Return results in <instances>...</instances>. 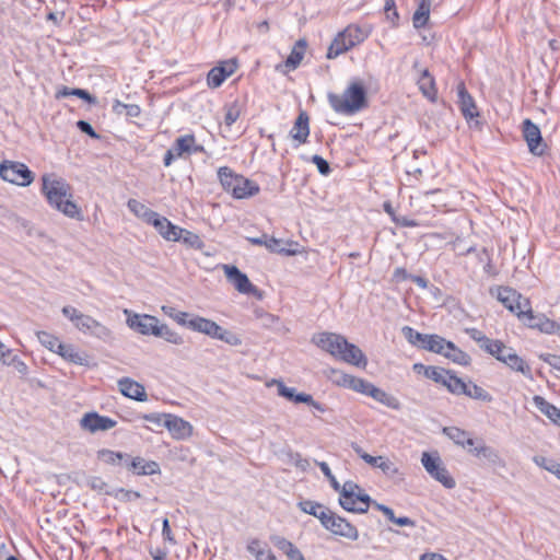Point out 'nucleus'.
Masks as SVG:
<instances>
[{
    "instance_id": "obj_1",
    "label": "nucleus",
    "mask_w": 560,
    "mask_h": 560,
    "mask_svg": "<svg viewBox=\"0 0 560 560\" xmlns=\"http://www.w3.org/2000/svg\"><path fill=\"white\" fill-rule=\"evenodd\" d=\"M42 192L48 205L55 210L70 219L83 220L81 208L72 200V187L62 177L55 174L43 175Z\"/></svg>"
},
{
    "instance_id": "obj_2",
    "label": "nucleus",
    "mask_w": 560,
    "mask_h": 560,
    "mask_svg": "<svg viewBox=\"0 0 560 560\" xmlns=\"http://www.w3.org/2000/svg\"><path fill=\"white\" fill-rule=\"evenodd\" d=\"M313 342L334 358L358 368H365L368 359L362 350L335 332H320L313 337Z\"/></svg>"
},
{
    "instance_id": "obj_3",
    "label": "nucleus",
    "mask_w": 560,
    "mask_h": 560,
    "mask_svg": "<svg viewBox=\"0 0 560 560\" xmlns=\"http://www.w3.org/2000/svg\"><path fill=\"white\" fill-rule=\"evenodd\" d=\"M327 98L330 107L342 115H353L369 105L366 89L359 79L352 80L341 95L328 93Z\"/></svg>"
},
{
    "instance_id": "obj_4",
    "label": "nucleus",
    "mask_w": 560,
    "mask_h": 560,
    "mask_svg": "<svg viewBox=\"0 0 560 560\" xmlns=\"http://www.w3.org/2000/svg\"><path fill=\"white\" fill-rule=\"evenodd\" d=\"M218 178L226 192L232 194L236 199H244L255 196L260 188L257 183L243 175L235 174L232 168L222 166L218 170Z\"/></svg>"
},
{
    "instance_id": "obj_5",
    "label": "nucleus",
    "mask_w": 560,
    "mask_h": 560,
    "mask_svg": "<svg viewBox=\"0 0 560 560\" xmlns=\"http://www.w3.org/2000/svg\"><path fill=\"white\" fill-rule=\"evenodd\" d=\"M62 314L73 323L75 328L105 342L113 338L112 330L90 315L79 312L73 306H63Z\"/></svg>"
},
{
    "instance_id": "obj_6",
    "label": "nucleus",
    "mask_w": 560,
    "mask_h": 560,
    "mask_svg": "<svg viewBox=\"0 0 560 560\" xmlns=\"http://www.w3.org/2000/svg\"><path fill=\"white\" fill-rule=\"evenodd\" d=\"M339 494V504L348 512L366 513L372 503L371 497L353 481H346Z\"/></svg>"
},
{
    "instance_id": "obj_7",
    "label": "nucleus",
    "mask_w": 560,
    "mask_h": 560,
    "mask_svg": "<svg viewBox=\"0 0 560 560\" xmlns=\"http://www.w3.org/2000/svg\"><path fill=\"white\" fill-rule=\"evenodd\" d=\"M366 37L368 33L360 26L349 25L334 38L328 48L327 58H337L339 55L362 43Z\"/></svg>"
},
{
    "instance_id": "obj_8",
    "label": "nucleus",
    "mask_w": 560,
    "mask_h": 560,
    "mask_svg": "<svg viewBox=\"0 0 560 560\" xmlns=\"http://www.w3.org/2000/svg\"><path fill=\"white\" fill-rule=\"evenodd\" d=\"M443 432L445 435L451 439L455 444L460 445L463 447H470L468 452L478 457H485L487 459H492L497 457L495 452L492 447L487 446L485 444L475 445V440L470 436V434L456 427L444 428Z\"/></svg>"
},
{
    "instance_id": "obj_9",
    "label": "nucleus",
    "mask_w": 560,
    "mask_h": 560,
    "mask_svg": "<svg viewBox=\"0 0 560 560\" xmlns=\"http://www.w3.org/2000/svg\"><path fill=\"white\" fill-rule=\"evenodd\" d=\"M0 177L18 186H30L35 178L34 173L22 162L4 160L0 163Z\"/></svg>"
},
{
    "instance_id": "obj_10",
    "label": "nucleus",
    "mask_w": 560,
    "mask_h": 560,
    "mask_svg": "<svg viewBox=\"0 0 560 560\" xmlns=\"http://www.w3.org/2000/svg\"><path fill=\"white\" fill-rule=\"evenodd\" d=\"M421 464L425 471L436 481L442 483L447 489H453L456 486L454 478L450 475L446 467L443 465L440 455L435 453L423 452L421 456Z\"/></svg>"
},
{
    "instance_id": "obj_11",
    "label": "nucleus",
    "mask_w": 560,
    "mask_h": 560,
    "mask_svg": "<svg viewBox=\"0 0 560 560\" xmlns=\"http://www.w3.org/2000/svg\"><path fill=\"white\" fill-rule=\"evenodd\" d=\"M124 314L127 316V326L143 336L156 335L158 326L160 320L158 317L149 314H138L129 310H124Z\"/></svg>"
},
{
    "instance_id": "obj_12",
    "label": "nucleus",
    "mask_w": 560,
    "mask_h": 560,
    "mask_svg": "<svg viewBox=\"0 0 560 560\" xmlns=\"http://www.w3.org/2000/svg\"><path fill=\"white\" fill-rule=\"evenodd\" d=\"M523 138L527 143L528 151L535 156H542L547 151V144L542 139L539 127L529 118L522 122Z\"/></svg>"
},
{
    "instance_id": "obj_13",
    "label": "nucleus",
    "mask_w": 560,
    "mask_h": 560,
    "mask_svg": "<svg viewBox=\"0 0 560 560\" xmlns=\"http://www.w3.org/2000/svg\"><path fill=\"white\" fill-rule=\"evenodd\" d=\"M322 526L336 536L345 537L350 540H357L359 538L357 527L332 511L323 522Z\"/></svg>"
},
{
    "instance_id": "obj_14",
    "label": "nucleus",
    "mask_w": 560,
    "mask_h": 560,
    "mask_svg": "<svg viewBox=\"0 0 560 560\" xmlns=\"http://www.w3.org/2000/svg\"><path fill=\"white\" fill-rule=\"evenodd\" d=\"M498 300L520 319L523 318L526 310L529 307V301L524 299L518 292L511 288H499Z\"/></svg>"
},
{
    "instance_id": "obj_15",
    "label": "nucleus",
    "mask_w": 560,
    "mask_h": 560,
    "mask_svg": "<svg viewBox=\"0 0 560 560\" xmlns=\"http://www.w3.org/2000/svg\"><path fill=\"white\" fill-rule=\"evenodd\" d=\"M522 320L533 329H537L547 335L558 334L560 324L546 317L544 314H534L530 306L526 310Z\"/></svg>"
},
{
    "instance_id": "obj_16",
    "label": "nucleus",
    "mask_w": 560,
    "mask_h": 560,
    "mask_svg": "<svg viewBox=\"0 0 560 560\" xmlns=\"http://www.w3.org/2000/svg\"><path fill=\"white\" fill-rule=\"evenodd\" d=\"M116 420L94 411L85 413L80 420L81 428L91 433L110 430L116 427Z\"/></svg>"
},
{
    "instance_id": "obj_17",
    "label": "nucleus",
    "mask_w": 560,
    "mask_h": 560,
    "mask_svg": "<svg viewBox=\"0 0 560 560\" xmlns=\"http://www.w3.org/2000/svg\"><path fill=\"white\" fill-rule=\"evenodd\" d=\"M163 425L176 440H186L192 434V425L183 418L172 413L164 415Z\"/></svg>"
},
{
    "instance_id": "obj_18",
    "label": "nucleus",
    "mask_w": 560,
    "mask_h": 560,
    "mask_svg": "<svg viewBox=\"0 0 560 560\" xmlns=\"http://www.w3.org/2000/svg\"><path fill=\"white\" fill-rule=\"evenodd\" d=\"M224 275L235 289L244 294L256 292V287L252 284L248 277L242 272L236 266L223 265Z\"/></svg>"
},
{
    "instance_id": "obj_19",
    "label": "nucleus",
    "mask_w": 560,
    "mask_h": 560,
    "mask_svg": "<svg viewBox=\"0 0 560 560\" xmlns=\"http://www.w3.org/2000/svg\"><path fill=\"white\" fill-rule=\"evenodd\" d=\"M289 135L296 142L295 147L307 142L310 136V116L305 110L299 113Z\"/></svg>"
},
{
    "instance_id": "obj_20",
    "label": "nucleus",
    "mask_w": 560,
    "mask_h": 560,
    "mask_svg": "<svg viewBox=\"0 0 560 560\" xmlns=\"http://www.w3.org/2000/svg\"><path fill=\"white\" fill-rule=\"evenodd\" d=\"M117 385L119 392L130 399L137 401H145L148 399V395L143 385L129 377H122L118 380Z\"/></svg>"
},
{
    "instance_id": "obj_21",
    "label": "nucleus",
    "mask_w": 560,
    "mask_h": 560,
    "mask_svg": "<svg viewBox=\"0 0 560 560\" xmlns=\"http://www.w3.org/2000/svg\"><path fill=\"white\" fill-rule=\"evenodd\" d=\"M124 466L138 476L154 475L160 471V466L156 462L145 460L140 456L131 457L129 455V460Z\"/></svg>"
},
{
    "instance_id": "obj_22",
    "label": "nucleus",
    "mask_w": 560,
    "mask_h": 560,
    "mask_svg": "<svg viewBox=\"0 0 560 560\" xmlns=\"http://www.w3.org/2000/svg\"><path fill=\"white\" fill-rule=\"evenodd\" d=\"M152 225L158 233L166 241L173 242L176 240V233L179 226L173 224L167 218L159 214L158 212L148 223Z\"/></svg>"
},
{
    "instance_id": "obj_23",
    "label": "nucleus",
    "mask_w": 560,
    "mask_h": 560,
    "mask_svg": "<svg viewBox=\"0 0 560 560\" xmlns=\"http://www.w3.org/2000/svg\"><path fill=\"white\" fill-rule=\"evenodd\" d=\"M457 95L462 114L466 119H472L479 116L475 101L472 96L468 93L464 82L458 83Z\"/></svg>"
},
{
    "instance_id": "obj_24",
    "label": "nucleus",
    "mask_w": 560,
    "mask_h": 560,
    "mask_svg": "<svg viewBox=\"0 0 560 560\" xmlns=\"http://www.w3.org/2000/svg\"><path fill=\"white\" fill-rule=\"evenodd\" d=\"M188 328L192 331L205 334L213 339L218 331L221 330V326L215 322L198 315H192L189 319Z\"/></svg>"
},
{
    "instance_id": "obj_25",
    "label": "nucleus",
    "mask_w": 560,
    "mask_h": 560,
    "mask_svg": "<svg viewBox=\"0 0 560 560\" xmlns=\"http://www.w3.org/2000/svg\"><path fill=\"white\" fill-rule=\"evenodd\" d=\"M298 506L301 511H303L306 514H310L314 517H316L320 524L326 520V517L329 515L331 510L324 504L312 501V500H303L298 503Z\"/></svg>"
},
{
    "instance_id": "obj_26",
    "label": "nucleus",
    "mask_w": 560,
    "mask_h": 560,
    "mask_svg": "<svg viewBox=\"0 0 560 560\" xmlns=\"http://www.w3.org/2000/svg\"><path fill=\"white\" fill-rule=\"evenodd\" d=\"M272 384L277 385L278 395L281 397H284L285 399L293 401L295 404H303V402H310L311 395L306 393H296V389L294 387H288L282 381L280 380H272Z\"/></svg>"
},
{
    "instance_id": "obj_27",
    "label": "nucleus",
    "mask_w": 560,
    "mask_h": 560,
    "mask_svg": "<svg viewBox=\"0 0 560 560\" xmlns=\"http://www.w3.org/2000/svg\"><path fill=\"white\" fill-rule=\"evenodd\" d=\"M362 459L369 465L380 468L388 477L393 478L400 475L399 469L388 458L383 456L364 455L362 456Z\"/></svg>"
},
{
    "instance_id": "obj_28",
    "label": "nucleus",
    "mask_w": 560,
    "mask_h": 560,
    "mask_svg": "<svg viewBox=\"0 0 560 560\" xmlns=\"http://www.w3.org/2000/svg\"><path fill=\"white\" fill-rule=\"evenodd\" d=\"M441 355L462 366H468L471 362V358L468 353H466L465 351L459 349L454 342L448 340L446 342L444 353H442Z\"/></svg>"
},
{
    "instance_id": "obj_29",
    "label": "nucleus",
    "mask_w": 560,
    "mask_h": 560,
    "mask_svg": "<svg viewBox=\"0 0 560 560\" xmlns=\"http://www.w3.org/2000/svg\"><path fill=\"white\" fill-rule=\"evenodd\" d=\"M418 85L419 90L421 91L424 97H427L431 102H435L438 95L435 80L428 69H423L421 71V75L418 79Z\"/></svg>"
},
{
    "instance_id": "obj_30",
    "label": "nucleus",
    "mask_w": 560,
    "mask_h": 560,
    "mask_svg": "<svg viewBox=\"0 0 560 560\" xmlns=\"http://www.w3.org/2000/svg\"><path fill=\"white\" fill-rule=\"evenodd\" d=\"M503 363L511 370L522 373L526 378L533 380L530 366L525 362L523 358L517 355V353L514 350L506 354V358H504Z\"/></svg>"
},
{
    "instance_id": "obj_31",
    "label": "nucleus",
    "mask_w": 560,
    "mask_h": 560,
    "mask_svg": "<svg viewBox=\"0 0 560 560\" xmlns=\"http://www.w3.org/2000/svg\"><path fill=\"white\" fill-rule=\"evenodd\" d=\"M306 47H307V43L305 39H299L294 44L290 55L288 56V58L285 59L284 65H283L285 67L287 71H293L300 66V63L304 57Z\"/></svg>"
},
{
    "instance_id": "obj_32",
    "label": "nucleus",
    "mask_w": 560,
    "mask_h": 560,
    "mask_svg": "<svg viewBox=\"0 0 560 560\" xmlns=\"http://www.w3.org/2000/svg\"><path fill=\"white\" fill-rule=\"evenodd\" d=\"M58 354L71 363L83 366L89 365L88 354L78 351L72 345L62 343L61 348L58 351Z\"/></svg>"
},
{
    "instance_id": "obj_33",
    "label": "nucleus",
    "mask_w": 560,
    "mask_h": 560,
    "mask_svg": "<svg viewBox=\"0 0 560 560\" xmlns=\"http://www.w3.org/2000/svg\"><path fill=\"white\" fill-rule=\"evenodd\" d=\"M533 401L540 412L547 416L553 423L560 425V409L558 407L538 395L534 396Z\"/></svg>"
},
{
    "instance_id": "obj_34",
    "label": "nucleus",
    "mask_w": 560,
    "mask_h": 560,
    "mask_svg": "<svg viewBox=\"0 0 560 560\" xmlns=\"http://www.w3.org/2000/svg\"><path fill=\"white\" fill-rule=\"evenodd\" d=\"M97 458L108 465L124 466L125 463L129 460V455L108 448H102L97 452Z\"/></svg>"
},
{
    "instance_id": "obj_35",
    "label": "nucleus",
    "mask_w": 560,
    "mask_h": 560,
    "mask_svg": "<svg viewBox=\"0 0 560 560\" xmlns=\"http://www.w3.org/2000/svg\"><path fill=\"white\" fill-rule=\"evenodd\" d=\"M176 240L174 242H183L187 247L194 249H202L205 247L203 241L200 236L191 231L179 228L176 233Z\"/></svg>"
},
{
    "instance_id": "obj_36",
    "label": "nucleus",
    "mask_w": 560,
    "mask_h": 560,
    "mask_svg": "<svg viewBox=\"0 0 560 560\" xmlns=\"http://www.w3.org/2000/svg\"><path fill=\"white\" fill-rule=\"evenodd\" d=\"M430 0H421L412 16L413 27L419 30L427 25L430 16Z\"/></svg>"
},
{
    "instance_id": "obj_37",
    "label": "nucleus",
    "mask_w": 560,
    "mask_h": 560,
    "mask_svg": "<svg viewBox=\"0 0 560 560\" xmlns=\"http://www.w3.org/2000/svg\"><path fill=\"white\" fill-rule=\"evenodd\" d=\"M3 366H12L20 376L24 377L28 374V366L26 363L13 352L12 349L7 351V354L1 363Z\"/></svg>"
},
{
    "instance_id": "obj_38",
    "label": "nucleus",
    "mask_w": 560,
    "mask_h": 560,
    "mask_svg": "<svg viewBox=\"0 0 560 560\" xmlns=\"http://www.w3.org/2000/svg\"><path fill=\"white\" fill-rule=\"evenodd\" d=\"M463 395H465L471 399L480 400V401H485V402H491L493 399V397L491 396L490 393H488L481 386L475 384L471 381L466 382V390L463 393Z\"/></svg>"
},
{
    "instance_id": "obj_39",
    "label": "nucleus",
    "mask_w": 560,
    "mask_h": 560,
    "mask_svg": "<svg viewBox=\"0 0 560 560\" xmlns=\"http://www.w3.org/2000/svg\"><path fill=\"white\" fill-rule=\"evenodd\" d=\"M127 207L130 212L142 219L145 223H149L153 215L156 213L137 199H129Z\"/></svg>"
},
{
    "instance_id": "obj_40",
    "label": "nucleus",
    "mask_w": 560,
    "mask_h": 560,
    "mask_svg": "<svg viewBox=\"0 0 560 560\" xmlns=\"http://www.w3.org/2000/svg\"><path fill=\"white\" fill-rule=\"evenodd\" d=\"M446 342L447 340L439 335L428 334L425 336L424 345H422V349L438 354H442L444 353Z\"/></svg>"
},
{
    "instance_id": "obj_41",
    "label": "nucleus",
    "mask_w": 560,
    "mask_h": 560,
    "mask_svg": "<svg viewBox=\"0 0 560 560\" xmlns=\"http://www.w3.org/2000/svg\"><path fill=\"white\" fill-rule=\"evenodd\" d=\"M512 348L508 347L503 341L499 339H492V341L486 346L485 351L492 357H494L498 361L502 362L504 361V358H506V354L509 352H512Z\"/></svg>"
},
{
    "instance_id": "obj_42",
    "label": "nucleus",
    "mask_w": 560,
    "mask_h": 560,
    "mask_svg": "<svg viewBox=\"0 0 560 560\" xmlns=\"http://www.w3.org/2000/svg\"><path fill=\"white\" fill-rule=\"evenodd\" d=\"M453 395H463L466 390V382L455 375V373L448 370L445 376V383L442 384Z\"/></svg>"
},
{
    "instance_id": "obj_43",
    "label": "nucleus",
    "mask_w": 560,
    "mask_h": 560,
    "mask_svg": "<svg viewBox=\"0 0 560 560\" xmlns=\"http://www.w3.org/2000/svg\"><path fill=\"white\" fill-rule=\"evenodd\" d=\"M370 397L392 409L399 408V401L396 397H394L390 394H387L385 390L376 387L375 385L372 388V390H370Z\"/></svg>"
},
{
    "instance_id": "obj_44",
    "label": "nucleus",
    "mask_w": 560,
    "mask_h": 560,
    "mask_svg": "<svg viewBox=\"0 0 560 560\" xmlns=\"http://www.w3.org/2000/svg\"><path fill=\"white\" fill-rule=\"evenodd\" d=\"M155 337L162 338L172 345H183L184 338L175 330L171 329L166 324L160 322Z\"/></svg>"
},
{
    "instance_id": "obj_45",
    "label": "nucleus",
    "mask_w": 560,
    "mask_h": 560,
    "mask_svg": "<svg viewBox=\"0 0 560 560\" xmlns=\"http://www.w3.org/2000/svg\"><path fill=\"white\" fill-rule=\"evenodd\" d=\"M195 142V136L194 135H185L179 138H177L172 145L171 150H174V153L176 156L182 158L185 154H190V144H194Z\"/></svg>"
},
{
    "instance_id": "obj_46",
    "label": "nucleus",
    "mask_w": 560,
    "mask_h": 560,
    "mask_svg": "<svg viewBox=\"0 0 560 560\" xmlns=\"http://www.w3.org/2000/svg\"><path fill=\"white\" fill-rule=\"evenodd\" d=\"M161 310L164 313V315L175 320L178 325L188 328L189 319L192 317L191 314L178 311L177 308L171 305H163Z\"/></svg>"
},
{
    "instance_id": "obj_47",
    "label": "nucleus",
    "mask_w": 560,
    "mask_h": 560,
    "mask_svg": "<svg viewBox=\"0 0 560 560\" xmlns=\"http://www.w3.org/2000/svg\"><path fill=\"white\" fill-rule=\"evenodd\" d=\"M113 113L117 115H126L127 117H138L141 108L137 104H125L119 100H115L112 105Z\"/></svg>"
},
{
    "instance_id": "obj_48",
    "label": "nucleus",
    "mask_w": 560,
    "mask_h": 560,
    "mask_svg": "<svg viewBox=\"0 0 560 560\" xmlns=\"http://www.w3.org/2000/svg\"><path fill=\"white\" fill-rule=\"evenodd\" d=\"M39 342L47 348L48 350L58 353L59 349L62 346V342L59 340L58 337L47 332V331H39L37 334Z\"/></svg>"
},
{
    "instance_id": "obj_49",
    "label": "nucleus",
    "mask_w": 560,
    "mask_h": 560,
    "mask_svg": "<svg viewBox=\"0 0 560 560\" xmlns=\"http://www.w3.org/2000/svg\"><path fill=\"white\" fill-rule=\"evenodd\" d=\"M401 332L410 345L422 349L428 334H421L410 326H404Z\"/></svg>"
},
{
    "instance_id": "obj_50",
    "label": "nucleus",
    "mask_w": 560,
    "mask_h": 560,
    "mask_svg": "<svg viewBox=\"0 0 560 560\" xmlns=\"http://www.w3.org/2000/svg\"><path fill=\"white\" fill-rule=\"evenodd\" d=\"M226 80V72L223 69H219V67H213L207 75V84L211 89H217L222 85V83Z\"/></svg>"
},
{
    "instance_id": "obj_51",
    "label": "nucleus",
    "mask_w": 560,
    "mask_h": 560,
    "mask_svg": "<svg viewBox=\"0 0 560 560\" xmlns=\"http://www.w3.org/2000/svg\"><path fill=\"white\" fill-rule=\"evenodd\" d=\"M448 370L446 369L428 365V368H425L424 376L438 384H443L445 383V376Z\"/></svg>"
},
{
    "instance_id": "obj_52",
    "label": "nucleus",
    "mask_w": 560,
    "mask_h": 560,
    "mask_svg": "<svg viewBox=\"0 0 560 560\" xmlns=\"http://www.w3.org/2000/svg\"><path fill=\"white\" fill-rule=\"evenodd\" d=\"M315 464L319 467V469L322 470L324 476L329 480L331 488L335 491L339 492L342 489V486L338 482L336 477L332 475L328 464L326 462H318V460H315Z\"/></svg>"
},
{
    "instance_id": "obj_53",
    "label": "nucleus",
    "mask_w": 560,
    "mask_h": 560,
    "mask_svg": "<svg viewBox=\"0 0 560 560\" xmlns=\"http://www.w3.org/2000/svg\"><path fill=\"white\" fill-rule=\"evenodd\" d=\"M466 334L476 341L479 347L485 351L486 346H488L492 339L487 337L482 331L477 328H466Z\"/></svg>"
},
{
    "instance_id": "obj_54",
    "label": "nucleus",
    "mask_w": 560,
    "mask_h": 560,
    "mask_svg": "<svg viewBox=\"0 0 560 560\" xmlns=\"http://www.w3.org/2000/svg\"><path fill=\"white\" fill-rule=\"evenodd\" d=\"M214 339H218V340H221V341H224L225 343L230 345V346H241L242 345V339L234 332L230 331V330H226L224 329L223 327H221V330L218 331L217 336Z\"/></svg>"
},
{
    "instance_id": "obj_55",
    "label": "nucleus",
    "mask_w": 560,
    "mask_h": 560,
    "mask_svg": "<svg viewBox=\"0 0 560 560\" xmlns=\"http://www.w3.org/2000/svg\"><path fill=\"white\" fill-rule=\"evenodd\" d=\"M241 109L237 103L226 105L224 122L226 126H232L240 117Z\"/></svg>"
},
{
    "instance_id": "obj_56",
    "label": "nucleus",
    "mask_w": 560,
    "mask_h": 560,
    "mask_svg": "<svg viewBox=\"0 0 560 560\" xmlns=\"http://www.w3.org/2000/svg\"><path fill=\"white\" fill-rule=\"evenodd\" d=\"M86 486L100 493H108L107 483L98 476L89 477L86 479Z\"/></svg>"
},
{
    "instance_id": "obj_57",
    "label": "nucleus",
    "mask_w": 560,
    "mask_h": 560,
    "mask_svg": "<svg viewBox=\"0 0 560 560\" xmlns=\"http://www.w3.org/2000/svg\"><path fill=\"white\" fill-rule=\"evenodd\" d=\"M384 11L386 13V18L392 22L396 23V21L399 19L398 12L396 10V3L395 0H385L384 4Z\"/></svg>"
},
{
    "instance_id": "obj_58",
    "label": "nucleus",
    "mask_w": 560,
    "mask_h": 560,
    "mask_svg": "<svg viewBox=\"0 0 560 560\" xmlns=\"http://www.w3.org/2000/svg\"><path fill=\"white\" fill-rule=\"evenodd\" d=\"M271 541L284 555L294 547V545L290 540L281 536H272Z\"/></svg>"
},
{
    "instance_id": "obj_59",
    "label": "nucleus",
    "mask_w": 560,
    "mask_h": 560,
    "mask_svg": "<svg viewBox=\"0 0 560 560\" xmlns=\"http://www.w3.org/2000/svg\"><path fill=\"white\" fill-rule=\"evenodd\" d=\"M312 162L317 166V170L322 175H328L330 173L329 163L320 155H313Z\"/></svg>"
},
{
    "instance_id": "obj_60",
    "label": "nucleus",
    "mask_w": 560,
    "mask_h": 560,
    "mask_svg": "<svg viewBox=\"0 0 560 560\" xmlns=\"http://www.w3.org/2000/svg\"><path fill=\"white\" fill-rule=\"evenodd\" d=\"M539 359L560 372V355L552 353H541L539 354Z\"/></svg>"
},
{
    "instance_id": "obj_61",
    "label": "nucleus",
    "mask_w": 560,
    "mask_h": 560,
    "mask_svg": "<svg viewBox=\"0 0 560 560\" xmlns=\"http://www.w3.org/2000/svg\"><path fill=\"white\" fill-rule=\"evenodd\" d=\"M77 127L78 129L83 132V133H86L88 136H90L91 138L93 139H98L100 138V135H97L95 132V130L93 129L92 125L89 122V121H85V120H79L77 122Z\"/></svg>"
},
{
    "instance_id": "obj_62",
    "label": "nucleus",
    "mask_w": 560,
    "mask_h": 560,
    "mask_svg": "<svg viewBox=\"0 0 560 560\" xmlns=\"http://www.w3.org/2000/svg\"><path fill=\"white\" fill-rule=\"evenodd\" d=\"M280 243H281L280 240L275 238V237L268 238V236H267L266 242H264V246L266 248H268L270 252L283 253L284 249L280 247Z\"/></svg>"
},
{
    "instance_id": "obj_63",
    "label": "nucleus",
    "mask_w": 560,
    "mask_h": 560,
    "mask_svg": "<svg viewBox=\"0 0 560 560\" xmlns=\"http://www.w3.org/2000/svg\"><path fill=\"white\" fill-rule=\"evenodd\" d=\"M331 373L335 376L332 378L334 383L337 384L338 386L346 387V384L348 383L350 374L343 373L338 370H332Z\"/></svg>"
},
{
    "instance_id": "obj_64",
    "label": "nucleus",
    "mask_w": 560,
    "mask_h": 560,
    "mask_svg": "<svg viewBox=\"0 0 560 560\" xmlns=\"http://www.w3.org/2000/svg\"><path fill=\"white\" fill-rule=\"evenodd\" d=\"M218 67H219V69H223L224 72H226V78H229L236 71L237 62H236V60L231 59V60H226V61L222 62Z\"/></svg>"
}]
</instances>
